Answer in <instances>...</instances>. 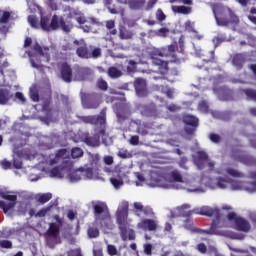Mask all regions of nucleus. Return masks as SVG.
Here are the masks:
<instances>
[{
	"instance_id": "obj_1",
	"label": "nucleus",
	"mask_w": 256,
	"mask_h": 256,
	"mask_svg": "<svg viewBox=\"0 0 256 256\" xmlns=\"http://www.w3.org/2000/svg\"><path fill=\"white\" fill-rule=\"evenodd\" d=\"M75 161H40L35 169L47 174L50 178L63 179L68 176L70 182L93 179L100 171V161H91L83 167L75 169Z\"/></svg>"
},
{
	"instance_id": "obj_2",
	"label": "nucleus",
	"mask_w": 256,
	"mask_h": 256,
	"mask_svg": "<svg viewBox=\"0 0 256 256\" xmlns=\"http://www.w3.org/2000/svg\"><path fill=\"white\" fill-rule=\"evenodd\" d=\"M80 121L99 127L94 136L89 135V133L82 135V141L88 147H99L101 145V139L104 143L107 141V137H109V133H107V108H103L99 115L82 116Z\"/></svg>"
},
{
	"instance_id": "obj_3",
	"label": "nucleus",
	"mask_w": 256,
	"mask_h": 256,
	"mask_svg": "<svg viewBox=\"0 0 256 256\" xmlns=\"http://www.w3.org/2000/svg\"><path fill=\"white\" fill-rule=\"evenodd\" d=\"M105 167L103 170L105 173H111L114 177L110 178V183L114 189H119L123 185L124 181H128V174L130 171L126 165L121 163L114 164V161H104Z\"/></svg>"
},
{
	"instance_id": "obj_4",
	"label": "nucleus",
	"mask_w": 256,
	"mask_h": 256,
	"mask_svg": "<svg viewBox=\"0 0 256 256\" xmlns=\"http://www.w3.org/2000/svg\"><path fill=\"white\" fill-rule=\"evenodd\" d=\"M128 204L123 203L118 210H116V225L119 226V235L121 241H135V230L128 229Z\"/></svg>"
},
{
	"instance_id": "obj_5",
	"label": "nucleus",
	"mask_w": 256,
	"mask_h": 256,
	"mask_svg": "<svg viewBox=\"0 0 256 256\" xmlns=\"http://www.w3.org/2000/svg\"><path fill=\"white\" fill-rule=\"evenodd\" d=\"M193 164L200 171L207 167L209 171H215L218 175H228L232 178H244V174L237 170V165L235 164H222L220 168L216 169H214L213 161H193Z\"/></svg>"
},
{
	"instance_id": "obj_6",
	"label": "nucleus",
	"mask_w": 256,
	"mask_h": 256,
	"mask_svg": "<svg viewBox=\"0 0 256 256\" xmlns=\"http://www.w3.org/2000/svg\"><path fill=\"white\" fill-rule=\"evenodd\" d=\"M40 29L42 31H57L61 29L64 33H71V27L63 16H57V14L52 16H41L40 18Z\"/></svg>"
},
{
	"instance_id": "obj_7",
	"label": "nucleus",
	"mask_w": 256,
	"mask_h": 256,
	"mask_svg": "<svg viewBox=\"0 0 256 256\" xmlns=\"http://www.w3.org/2000/svg\"><path fill=\"white\" fill-rule=\"evenodd\" d=\"M191 209V205L188 204H184L179 206L178 211H179V215H181V217H191L193 214L196 215H202L205 217H214L216 219L219 218V215H221V213H219V210L216 208H210V207H202L200 209H193V210H188ZM188 210V211H186Z\"/></svg>"
},
{
	"instance_id": "obj_8",
	"label": "nucleus",
	"mask_w": 256,
	"mask_h": 256,
	"mask_svg": "<svg viewBox=\"0 0 256 256\" xmlns=\"http://www.w3.org/2000/svg\"><path fill=\"white\" fill-rule=\"evenodd\" d=\"M159 57H167V49L154 48L150 52V59L152 60L153 65L158 67V71L161 75H167V73H169V62Z\"/></svg>"
},
{
	"instance_id": "obj_9",
	"label": "nucleus",
	"mask_w": 256,
	"mask_h": 256,
	"mask_svg": "<svg viewBox=\"0 0 256 256\" xmlns=\"http://www.w3.org/2000/svg\"><path fill=\"white\" fill-rule=\"evenodd\" d=\"M217 25L220 27H229V25H239V16L230 8L227 11L220 12V17L214 12Z\"/></svg>"
},
{
	"instance_id": "obj_10",
	"label": "nucleus",
	"mask_w": 256,
	"mask_h": 256,
	"mask_svg": "<svg viewBox=\"0 0 256 256\" xmlns=\"http://www.w3.org/2000/svg\"><path fill=\"white\" fill-rule=\"evenodd\" d=\"M93 217L96 219V225L106 228L107 222L109 221L107 205L102 202H98L96 205H93Z\"/></svg>"
},
{
	"instance_id": "obj_11",
	"label": "nucleus",
	"mask_w": 256,
	"mask_h": 256,
	"mask_svg": "<svg viewBox=\"0 0 256 256\" xmlns=\"http://www.w3.org/2000/svg\"><path fill=\"white\" fill-rule=\"evenodd\" d=\"M156 174H158L160 178L168 179L174 183H184V178L181 177L179 171L172 170V168H159Z\"/></svg>"
},
{
	"instance_id": "obj_12",
	"label": "nucleus",
	"mask_w": 256,
	"mask_h": 256,
	"mask_svg": "<svg viewBox=\"0 0 256 256\" xmlns=\"http://www.w3.org/2000/svg\"><path fill=\"white\" fill-rule=\"evenodd\" d=\"M81 101L84 109H99L101 99L97 94L81 93Z\"/></svg>"
},
{
	"instance_id": "obj_13",
	"label": "nucleus",
	"mask_w": 256,
	"mask_h": 256,
	"mask_svg": "<svg viewBox=\"0 0 256 256\" xmlns=\"http://www.w3.org/2000/svg\"><path fill=\"white\" fill-rule=\"evenodd\" d=\"M0 198L5 201H10L9 203L0 201V210H3V213L11 211L12 209H14V206L17 205V195H9L5 192H2L0 193Z\"/></svg>"
},
{
	"instance_id": "obj_14",
	"label": "nucleus",
	"mask_w": 256,
	"mask_h": 256,
	"mask_svg": "<svg viewBox=\"0 0 256 256\" xmlns=\"http://www.w3.org/2000/svg\"><path fill=\"white\" fill-rule=\"evenodd\" d=\"M139 109L141 115L144 117H157L159 115V111L157 110L155 103L140 104Z\"/></svg>"
},
{
	"instance_id": "obj_15",
	"label": "nucleus",
	"mask_w": 256,
	"mask_h": 256,
	"mask_svg": "<svg viewBox=\"0 0 256 256\" xmlns=\"http://www.w3.org/2000/svg\"><path fill=\"white\" fill-rule=\"evenodd\" d=\"M137 229L142 231L156 232V230H158V223L153 219H142L137 223Z\"/></svg>"
},
{
	"instance_id": "obj_16",
	"label": "nucleus",
	"mask_w": 256,
	"mask_h": 256,
	"mask_svg": "<svg viewBox=\"0 0 256 256\" xmlns=\"http://www.w3.org/2000/svg\"><path fill=\"white\" fill-rule=\"evenodd\" d=\"M60 77L64 83H71L73 81V68L67 62L60 66Z\"/></svg>"
},
{
	"instance_id": "obj_17",
	"label": "nucleus",
	"mask_w": 256,
	"mask_h": 256,
	"mask_svg": "<svg viewBox=\"0 0 256 256\" xmlns=\"http://www.w3.org/2000/svg\"><path fill=\"white\" fill-rule=\"evenodd\" d=\"M134 89L139 97H147V95H149V90H147V81L143 78L135 79Z\"/></svg>"
},
{
	"instance_id": "obj_18",
	"label": "nucleus",
	"mask_w": 256,
	"mask_h": 256,
	"mask_svg": "<svg viewBox=\"0 0 256 256\" xmlns=\"http://www.w3.org/2000/svg\"><path fill=\"white\" fill-rule=\"evenodd\" d=\"M135 209V216L139 217V213H142L144 217H153V209L149 206H143L142 203L135 202L133 203Z\"/></svg>"
},
{
	"instance_id": "obj_19",
	"label": "nucleus",
	"mask_w": 256,
	"mask_h": 256,
	"mask_svg": "<svg viewBox=\"0 0 256 256\" xmlns=\"http://www.w3.org/2000/svg\"><path fill=\"white\" fill-rule=\"evenodd\" d=\"M13 99V92L7 88H0V105H9Z\"/></svg>"
},
{
	"instance_id": "obj_20",
	"label": "nucleus",
	"mask_w": 256,
	"mask_h": 256,
	"mask_svg": "<svg viewBox=\"0 0 256 256\" xmlns=\"http://www.w3.org/2000/svg\"><path fill=\"white\" fill-rule=\"evenodd\" d=\"M235 227L239 232L249 233V231H251V224H249V221H246L244 218H237L235 221Z\"/></svg>"
},
{
	"instance_id": "obj_21",
	"label": "nucleus",
	"mask_w": 256,
	"mask_h": 256,
	"mask_svg": "<svg viewBox=\"0 0 256 256\" xmlns=\"http://www.w3.org/2000/svg\"><path fill=\"white\" fill-rule=\"evenodd\" d=\"M38 155L39 153L32 148H25L20 152L19 157H21V159H25L26 161H33V159H37Z\"/></svg>"
},
{
	"instance_id": "obj_22",
	"label": "nucleus",
	"mask_w": 256,
	"mask_h": 256,
	"mask_svg": "<svg viewBox=\"0 0 256 256\" xmlns=\"http://www.w3.org/2000/svg\"><path fill=\"white\" fill-rule=\"evenodd\" d=\"M76 55L80 57V59H91V46H87L84 44L76 49Z\"/></svg>"
},
{
	"instance_id": "obj_23",
	"label": "nucleus",
	"mask_w": 256,
	"mask_h": 256,
	"mask_svg": "<svg viewBox=\"0 0 256 256\" xmlns=\"http://www.w3.org/2000/svg\"><path fill=\"white\" fill-rule=\"evenodd\" d=\"M21 161H0V168L3 170L21 169Z\"/></svg>"
},
{
	"instance_id": "obj_24",
	"label": "nucleus",
	"mask_w": 256,
	"mask_h": 256,
	"mask_svg": "<svg viewBox=\"0 0 256 256\" xmlns=\"http://www.w3.org/2000/svg\"><path fill=\"white\" fill-rule=\"evenodd\" d=\"M58 206V202L56 201H51L47 206L44 208L40 209V211L36 212L35 217L42 218L44 216H47L49 212H51V209H54Z\"/></svg>"
},
{
	"instance_id": "obj_25",
	"label": "nucleus",
	"mask_w": 256,
	"mask_h": 256,
	"mask_svg": "<svg viewBox=\"0 0 256 256\" xmlns=\"http://www.w3.org/2000/svg\"><path fill=\"white\" fill-rule=\"evenodd\" d=\"M69 159H71V151L62 148L56 152L55 159H52V161H67Z\"/></svg>"
},
{
	"instance_id": "obj_26",
	"label": "nucleus",
	"mask_w": 256,
	"mask_h": 256,
	"mask_svg": "<svg viewBox=\"0 0 256 256\" xmlns=\"http://www.w3.org/2000/svg\"><path fill=\"white\" fill-rule=\"evenodd\" d=\"M107 75L110 79H121L124 73L117 66H110L107 69Z\"/></svg>"
},
{
	"instance_id": "obj_27",
	"label": "nucleus",
	"mask_w": 256,
	"mask_h": 256,
	"mask_svg": "<svg viewBox=\"0 0 256 256\" xmlns=\"http://www.w3.org/2000/svg\"><path fill=\"white\" fill-rule=\"evenodd\" d=\"M33 50L36 51V53H38L41 57H45L46 62L49 63V61L51 59V56L49 55V48H43V47H41V45L36 43L33 46Z\"/></svg>"
},
{
	"instance_id": "obj_28",
	"label": "nucleus",
	"mask_w": 256,
	"mask_h": 256,
	"mask_svg": "<svg viewBox=\"0 0 256 256\" xmlns=\"http://www.w3.org/2000/svg\"><path fill=\"white\" fill-rule=\"evenodd\" d=\"M232 64L238 71H241L243 65H245V56L243 54H235L232 59Z\"/></svg>"
},
{
	"instance_id": "obj_29",
	"label": "nucleus",
	"mask_w": 256,
	"mask_h": 256,
	"mask_svg": "<svg viewBox=\"0 0 256 256\" xmlns=\"http://www.w3.org/2000/svg\"><path fill=\"white\" fill-rule=\"evenodd\" d=\"M183 123H185V125H189L190 127H199V118L187 114L183 116Z\"/></svg>"
},
{
	"instance_id": "obj_30",
	"label": "nucleus",
	"mask_w": 256,
	"mask_h": 256,
	"mask_svg": "<svg viewBox=\"0 0 256 256\" xmlns=\"http://www.w3.org/2000/svg\"><path fill=\"white\" fill-rule=\"evenodd\" d=\"M172 11L174 13H179L180 15H190V13H192L193 9L191 7H187V6H173Z\"/></svg>"
},
{
	"instance_id": "obj_31",
	"label": "nucleus",
	"mask_w": 256,
	"mask_h": 256,
	"mask_svg": "<svg viewBox=\"0 0 256 256\" xmlns=\"http://www.w3.org/2000/svg\"><path fill=\"white\" fill-rule=\"evenodd\" d=\"M126 73L127 75H133V73H137V65L138 63L135 60H127Z\"/></svg>"
},
{
	"instance_id": "obj_32",
	"label": "nucleus",
	"mask_w": 256,
	"mask_h": 256,
	"mask_svg": "<svg viewBox=\"0 0 256 256\" xmlns=\"http://www.w3.org/2000/svg\"><path fill=\"white\" fill-rule=\"evenodd\" d=\"M47 237L56 239L58 237V225L55 223L49 224V229L47 230Z\"/></svg>"
},
{
	"instance_id": "obj_33",
	"label": "nucleus",
	"mask_w": 256,
	"mask_h": 256,
	"mask_svg": "<svg viewBox=\"0 0 256 256\" xmlns=\"http://www.w3.org/2000/svg\"><path fill=\"white\" fill-rule=\"evenodd\" d=\"M248 101H256V89L246 88L242 90Z\"/></svg>"
},
{
	"instance_id": "obj_34",
	"label": "nucleus",
	"mask_w": 256,
	"mask_h": 256,
	"mask_svg": "<svg viewBox=\"0 0 256 256\" xmlns=\"http://www.w3.org/2000/svg\"><path fill=\"white\" fill-rule=\"evenodd\" d=\"M130 9H134L135 11L142 9L145 5V0H130L128 2Z\"/></svg>"
},
{
	"instance_id": "obj_35",
	"label": "nucleus",
	"mask_w": 256,
	"mask_h": 256,
	"mask_svg": "<svg viewBox=\"0 0 256 256\" xmlns=\"http://www.w3.org/2000/svg\"><path fill=\"white\" fill-rule=\"evenodd\" d=\"M119 37L120 39H132L133 38V32L130 30H127L125 27H121L119 30Z\"/></svg>"
},
{
	"instance_id": "obj_36",
	"label": "nucleus",
	"mask_w": 256,
	"mask_h": 256,
	"mask_svg": "<svg viewBox=\"0 0 256 256\" xmlns=\"http://www.w3.org/2000/svg\"><path fill=\"white\" fill-rule=\"evenodd\" d=\"M86 235L89 236V239H95L100 236V231L97 227H89L86 229Z\"/></svg>"
},
{
	"instance_id": "obj_37",
	"label": "nucleus",
	"mask_w": 256,
	"mask_h": 256,
	"mask_svg": "<svg viewBox=\"0 0 256 256\" xmlns=\"http://www.w3.org/2000/svg\"><path fill=\"white\" fill-rule=\"evenodd\" d=\"M70 157H72V159H79V157H83V149L79 147L72 148L70 152Z\"/></svg>"
},
{
	"instance_id": "obj_38",
	"label": "nucleus",
	"mask_w": 256,
	"mask_h": 256,
	"mask_svg": "<svg viewBox=\"0 0 256 256\" xmlns=\"http://www.w3.org/2000/svg\"><path fill=\"white\" fill-rule=\"evenodd\" d=\"M28 23L33 29H40L39 19H37L36 16H28Z\"/></svg>"
},
{
	"instance_id": "obj_39",
	"label": "nucleus",
	"mask_w": 256,
	"mask_h": 256,
	"mask_svg": "<svg viewBox=\"0 0 256 256\" xmlns=\"http://www.w3.org/2000/svg\"><path fill=\"white\" fill-rule=\"evenodd\" d=\"M101 55V48H94L93 46L90 47V59H99Z\"/></svg>"
},
{
	"instance_id": "obj_40",
	"label": "nucleus",
	"mask_w": 256,
	"mask_h": 256,
	"mask_svg": "<svg viewBox=\"0 0 256 256\" xmlns=\"http://www.w3.org/2000/svg\"><path fill=\"white\" fill-rule=\"evenodd\" d=\"M49 200H51V193H44L38 196V203H40V205L47 204Z\"/></svg>"
},
{
	"instance_id": "obj_41",
	"label": "nucleus",
	"mask_w": 256,
	"mask_h": 256,
	"mask_svg": "<svg viewBox=\"0 0 256 256\" xmlns=\"http://www.w3.org/2000/svg\"><path fill=\"white\" fill-rule=\"evenodd\" d=\"M106 28L109 30L110 35H117V29H115V21L114 20L107 21Z\"/></svg>"
},
{
	"instance_id": "obj_42",
	"label": "nucleus",
	"mask_w": 256,
	"mask_h": 256,
	"mask_svg": "<svg viewBox=\"0 0 256 256\" xmlns=\"http://www.w3.org/2000/svg\"><path fill=\"white\" fill-rule=\"evenodd\" d=\"M96 86L101 91H107L109 89V84H107V81H105L103 78L98 79Z\"/></svg>"
},
{
	"instance_id": "obj_43",
	"label": "nucleus",
	"mask_w": 256,
	"mask_h": 256,
	"mask_svg": "<svg viewBox=\"0 0 256 256\" xmlns=\"http://www.w3.org/2000/svg\"><path fill=\"white\" fill-rule=\"evenodd\" d=\"M30 99L34 103H39V90H37V88L34 87L30 89Z\"/></svg>"
},
{
	"instance_id": "obj_44",
	"label": "nucleus",
	"mask_w": 256,
	"mask_h": 256,
	"mask_svg": "<svg viewBox=\"0 0 256 256\" xmlns=\"http://www.w3.org/2000/svg\"><path fill=\"white\" fill-rule=\"evenodd\" d=\"M228 186V181L223 179L222 177L216 178V187L218 189H225Z\"/></svg>"
},
{
	"instance_id": "obj_45",
	"label": "nucleus",
	"mask_w": 256,
	"mask_h": 256,
	"mask_svg": "<svg viewBox=\"0 0 256 256\" xmlns=\"http://www.w3.org/2000/svg\"><path fill=\"white\" fill-rule=\"evenodd\" d=\"M107 255L109 256H119V251L116 250V246L109 244L107 245Z\"/></svg>"
},
{
	"instance_id": "obj_46",
	"label": "nucleus",
	"mask_w": 256,
	"mask_h": 256,
	"mask_svg": "<svg viewBox=\"0 0 256 256\" xmlns=\"http://www.w3.org/2000/svg\"><path fill=\"white\" fill-rule=\"evenodd\" d=\"M9 19H11V13L5 11V12H3L2 16L0 17V23L7 24V23H9Z\"/></svg>"
},
{
	"instance_id": "obj_47",
	"label": "nucleus",
	"mask_w": 256,
	"mask_h": 256,
	"mask_svg": "<svg viewBox=\"0 0 256 256\" xmlns=\"http://www.w3.org/2000/svg\"><path fill=\"white\" fill-rule=\"evenodd\" d=\"M198 161H209V155L205 151H198L197 152Z\"/></svg>"
},
{
	"instance_id": "obj_48",
	"label": "nucleus",
	"mask_w": 256,
	"mask_h": 256,
	"mask_svg": "<svg viewBox=\"0 0 256 256\" xmlns=\"http://www.w3.org/2000/svg\"><path fill=\"white\" fill-rule=\"evenodd\" d=\"M198 109L199 111H203V113H207L209 111V104H207L205 101H201L198 104Z\"/></svg>"
},
{
	"instance_id": "obj_49",
	"label": "nucleus",
	"mask_w": 256,
	"mask_h": 256,
	"mask_svg": "<svg viewBox=\"0 0 256 256\" xmlns=\"http://www.w3.org/2000/svg\"><path fill=\"white\" fill-rule=\"evenodd\" d=\"M0 249H12V242L8 240H0Z\"/></svg>"
},
{
	"instance_id": "obj_50",
	"label": "nucleus",
	"mask_w": 256,
	"mask_h": 256,
	"mask_svg": "<svg viewBox=\"0 0 256 256\" xmlns=\"http://www.w3.org/2000/svg\"><path fill=\"white\" fill-rule=\"evenodd\" d=\"M209 139L212 143H221V136L219 134L210 133Z\"/></svg>"
},
{
	"instance_id": "obj_51",
	"label": "nucleus",
	"mask_w": 256,
	"mask_h": 256,
	"mask_svg": "<svg viewBox=\"0 0 256 256\" xmlns=\"http://www.w3.org/2000/svg\"><path fill=\"white\" fill-rule=\"evenodd\" d=\"M246 191H248L249 193H255L256 181L249 182L248 184H246Z\"/></svg>"
},
{
	"instance_id": "obj_52",
	"label": "nucleus",
	"mask_w": 256,
	"mask_h": 256,
	"mask_svg": "<svg viewBox=\"0 0 256 256\" xmlns=\"http://www.w3.org/2000/svg\"><path fill=\"white\" fill-rule=\"evenodd\" d=\"M156 19L160 22H163L165 21V19H167V16L163 12V10L159 9L156 14Z\"/></svg>"
},
{
	"instance_id": "obj_53",
	"label": "nucleus",
	"mask_w": 256,
	"mask_h": 256,
	"mask_svg": "<svg viewBox=\"0 0 256 256\" xmlns=\"http://www.w3.org/2000/svg\"><path fill=\"white\" fill-rule=\"evenodd\" d=\"M15 99L20 101V103H22V104L27 103V99L25 98V95H23L22 92H16L15 93Z\"/></svg>"
},
{
	"instance_id": "obj_54",
	"label": "nucleus",
	"mask_w": 256,
	"mask_h": 256,
	"mask_svg": "<svg viewBox=\"0 0 256 256\" xmlns=\"http://www.w3.org/2000/svg\"><path fill=\"white\" fill-rule=\"evenodd\" d=\"M193 232L198 233V234H205V235H212V234H214L213 230H211V229L203 230V229L195 228V229H193Z\"/></svg>"
},
{
	"instance_id": "obj_55",
	"label": "nucleus",
	"mask_w": 256,
	"mask_h": 256,
	"mask_svg": "<svg viewBox=\"0 0 256 256\" xmlns=\"http://www.w3.org/2000/svg\"><path fill=\"white\" fill-rule=\"evenodd\" d=\"M184 27H185V30H186V31H189V33H196V30H195V28L193 27V24L191 23V21H187V22L184 24Z\"/></svg>"
},
{
	"instance_id": "obj_56",
	"label": "nucleus",
	"mask_w": 256,
	"mask_h": 256,
	"mask_svg": "<svg viewBox=\"0 0 256 256\" xmlns=\"http://www.w3.org/2000/svg\"><path fill=\"white\" fill-rule=\"evenodd\" d=\"M159 49H166L167 57H169V55H171L175 51V45L171 44L168 47Z\"/></svg>"
},
{
	"instance_id": "obj_57",
	"label": "nucleus",
	"mask_w": 256,
	"mask_h": 256,
	"mask_svg": "<svg viewBox=\"0 0 256 256\" xmlns=\"http://www.w3.org/2000/svg\"><path fill=\"white\" fill-rule=\"evenodd\" d=\"M198 252H200V254H207V246L204 245V243L198 244Z\"/></svg>"
},
{
	"instance_id": "obj_58",
	"label": "nucleus",
	"mask_w": 256,
	"mask_h": 256,
	"mask_svg": "<svg viewBox=\"0 0 256 256\" xmlns=\"http://www.w3.org/2000/svg\"><path fill=\"white\" fill-rule=\"evenodd\" d=\"M151 244H144V255L151 256Z\"/></svg>"
},
{
	"instance_id": "obj_59",
	"label": "nucleus",
	"mask_w": 256,
	"mask_h": 256,
	"mask_svg": "<svg viewBox=\"0 0 256 256\" xmlns=\"http://www.w3.org/2000/svg\"><path fill=\"white\" fill-rule=\"evenodd\" d=\"M130 145H139V137L137 135L131 136Z\"/></svg>"
},
{
	"instance_id": "obj_60",
	"label": "nucleus",
	"mask_w": 256,
	"mask_h": 256,
	"mask_svg": "<svg viewBox=\"0 0 256 256\" xmlns=\"http://www.w3.org/2000/svg\"><path fill=\"white\" fill-rule=\"evenodd\" d=\"M76 21L79 25H85V23H87V18H85V16H78L76 17Z\"/></svg>"
},
{
	"instance_id": "obj_61",
	"label": "nucleus",
	"mask_w": 256,
	"mask_h": 256,
	"mask_svg": "<svg viewBox=\"0 0 256 256\" xmlns=\"http://www.w3.org/2000/svg\"><path fill=\"white\" fill-rule=\"evenodd\" d=\"M237 219H243V218H238L235 212L228 213V221H236Z\"/></svg>"
},
{
	"instance_id": "obj_62",
	"label": "nucleus",
	"mask_w": 256,
	"mask_h": 256,
	"mask_svg": "<svg viewBox=\"0 0 256 256\" xmlns=\"http://www.w3.org/2000/svg\"><path fill=\"white\" fill-rule=\"evenodd\" d=\"M68 256H81L79 249H72L68 251Z\"/></svg>"
},
{
	"instance_id": "obj_63",
	"label": "nucleus",
	"mask_w": 256,
	"mask_h": 256,
	"mask_svg": "<svg viewBox=\"0 0 256 256\" xmlns=\"http://www.w3.org/2000/svg\"><path fill=\"white\" fill-rule=\"evenodd\" d=\"M33 43V39L27 37L24 41V49H27V47H31Z\"/></svg>"
},
{
	"instance_id": "obj_64",
	"label": "nucleus",
	"mask_w": 256,
	"mask_h": 256,
	"mask_svg": "<svg viewBox=\"0 0 256 256\" xmlns=\"http://www.w3.org/2000/svg\"><path fill=\"white\" fill-rule=\"evenodd\" d=\"M118 156L120 157V159H129L131 154H129V152H119Z\"/></svg>"
}]
</instances>
